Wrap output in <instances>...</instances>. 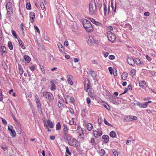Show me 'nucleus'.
<instances>
[{
  "instance_id": "nucleus-1",
  "label": "nucleus",
  "mask_w": 156,
  "mask_h": 156,
  "mask_svg": "<svg viewBox=\"0 0 156 156\" xmlns=\"http://www.w3.org/2000/svg\"><path fill=\"white\" fill-rule=\"evenodd\" d=\"M82 23L83 27L87 32H90L94 30V27L89 20L84 19L82 20Z\"/></svg>"
},
{
  "instance_id": "nucleus-2",
  "label": "nucleus",
  "mask_w": 156,
  "mask_h": 156,
  "mask_svg": "<svg viewBox=\"0 0 156 156\" xmlns=\"http://www.w3.org/2000/svg\"><path fill=\"white\" fill-rule=\"evenodd\" d=\"M66 138L68 141V143L69 145L76 147L78 146L77 145L78 141L75 138H72L69 134H67L66 135Z\"/></svg>"
},
{
  "instance_id": "nucleus-3",
  "label": "nucleus",
  "mask_w": 156,
  "mask_h": 156,
  "mask_svg": "<svg viewBox=\"0 0 156 156\" xmlns=\"http://www.w3.org/2000/svg\"><path fill=\"white\" fill-rule=\"evenodd\" d=\"M89 12L90 15H93L96 12V6L94 2H91L89 5Z\"/></svg>"
},
{
  "instance_id": "nucleus-4",
  "label": "nucleus",
  "mask_w": 156,
  "mask_h": 156,
  "mask_svg": "<svg viewBox=\"0 0 156 156\" xmlns=\"http://www.w3.org/2000/svg\"><path fill=\"white\" fill-rule=\"evenodd\" d=\"M43 96L46 99L49 101H53L54 97L52 94L49 92H44L43 93Z\"/></svg>"
},
{
  "instance_id": "nucleus-5",
  "label": "nucleus",
  "mask_w": 156,
  "mask_h": 156,
  "mask_svg": "<svg viewBox=\"0 0 156 156\" xmlns=\"http://www.w3.org/2000/svg\"><path fill=\"white\" fill-rule=\"evenodd\" d=\"M107 37L109 41L112 42H113L116 39L115 34L110 31H108L107 33Z\"/></svg>"
},
{
  "instance_id": "nucleus-6",
  "label": "nucleus",
  "mask_w": 156,
  "mask_h": 156,
  "mask_svg": "<svg viewBox=\"0 0 156 156\" xmlns=\"http://www.w3.org/2000/svg\"><path fill=\"white\" fill-rule=\"evenodd\" d=\"M6 9L7 10V14L10 15L12 11V4L11 2H8L6 5Z\"/></svg>"
},
{
  "instance_id": "nucleus-7",
  "label": "nucleus",
  "mask_w": 156,
  "mask_h": 156,
  "mask_svg": "<svg viewBox=\"0 0 156 156\" xmlns=\"http://www.w3.org/2000/svg\"><path fill=\"white\" fill-rule=\"evenodd\" d=\"M57 80L54 79L51 80L50 81V84L51 85L50 89L52 91H54L56 89V86H55Z\"/></svg>"
},
{
  "instance_id": "nucleus-8",
  "label": "nucleus",
  "mask_w": 156,
  "mask_h": 156,
  "mask_svg": "<svg viewBox=\"0 0 156 156\" xmlns=\"http://www.w3.org/2000/svg\"><path fill=\"white\" fill-rule=\"evenodd\" d=\"M84 89L87 92H90L91 91V87L89 83L86 84L85 82Z\"/></svg>"
},
{
  "instance_id": "nucleus-9",
  "label": "nucleus",
  "mask_w": 156,
  "mask_h": 156,
  "mask_svg": "<svg viewBox=\"0 0 156 156\" xmlns=\"http://www.w3.org/2000/svg\"><path fill=\"white\" fill-rule=\"evenodd\" d=\"M127 61L129 64L130 65L134 66L135 64L134 59L131 58H128L127 59Z\"/></svg>"
},
{
  "instance_id": "nucleus-10",
  "label": "nucleus",
  "mask_w": 156,
  "mask_h": 156,
  "mask_svg": "<svg viewBox=\"0 0 156 156\" xmlns=\"http://www.w3.org/2000/svg\"><path fill=\"white\" fill-rule=\"evenodd\" d=\"M44 126L46 127L49 126L51 128H52L53 127V124L52 122L48 119L47 121V123L44 124Z\"/></svg>"
},
{
  "instance_id": "nucleus-11",
  "label": "nucleus",
  "mask_w": 156,
  "mask_h": 156,
  "mask_svg": "<svg viewBox=\"0 0 156 156\" xmlns=\"http://www.w3.org/2000/svg\"><path fill=\"white\" fill-rule=\"evenodd\" d=\"M35 14L33 12H30V21L31 23L34 22L35 18Z\"/></svg>"
},
{
  "instance_id": "nucleus-12",
  "label": "nucleus",
  "mask_w": 156,
  "mask_h": 156,
  "mask_svg": "<svg viewBox=\"0 0 156 156\" xmlns=\"http://www.w3.org/2000/svg\"><path fill=\"white\" fill-rule=\"evenodd\" d=\"M102 134L101 131H97L96 130H94V135L95 137H97L98 136H101Z\"/></svg>"
},
{
  "instance_id": "nucleus-13",
  "label": "nucleus",
  "mask_w": 156,
  "mask_h": 156,
  "mask_svg": "<svg viewBox=\"0 0 156 156\" xmlns=\"http://www.w3.org/2000/svg\"><path fill=\"white\" fill-rule=\"evenodd\" d=\"M110 73L112 75L113 74L115 76L117 75V71L116 69H108Z\"/></svg>"
},
{
  "instance_id": "nucleus-14",
  "label": "nucleus",
  "mask_w": 156,
  "mask_h": 156,
  "mask_svg": "<svg viewBox=\"0 0 156 156\" xmlns=\"http://www.w3.org/2000/svg\"><path fill=\"white\" fill-rule=\"evenodd\" d=\"M140 86L142 88H144L146 87V83L144 80L140 81L139 82Z\"/></svg>"
},
{
  "instance_id": "nucleus-15",
  "label": "nucleus",
  "mask_w": 156,
  "mask_h": 156,
  "mask_svg": "<svg viewBox=\"0 0 156 156\" xmlns=\"http://www.w3.org/2000/svg\"><path fill=\"white\" fill-rule=\"evenodd\" d=\"M82 133H80L79 136L78 137V139L79 140L80 142H82L83 140L84 134H83V132L82 131Z\"/></svg>"
},
{
  "instance_id": "nucleus-16",
  "label": "nucleus",
  "mask_w": 156,
  "mask_h": 156,
  "mask_svg": "<svg viewBox=\"0 0 156 156\" xmlns=\"http://www.w3.org/2000/svg\"><path fill=\"white\" fill-rule=\"evenodd\" d=\"M71 76L70 75H67V82L69 84H70V85H73V83L71 78Z\"/></svg>"
},
{
  "instance_id": "nucleus-17",
  "label": "nucleus",
  "mask_w": 156,
  "mask_h": 156,
  "mask_svg": "<svg viewBox=\"0 0 156 156\" xmlns=\"http://www.w3.org/2000/svg\"><path fill=\"white\" fill-rule=\"evenodd\" d=\"M57 45L60 51L61 52H64V49L62 45L60 43H58L57 44Z\"/></svg>"
},
{
  "instance_id": "nucleus-18",
  "label": "nucleus",
  "mask_w": 156,
  "mask_h": 156,
  "mask_svg": "<svg viewBox=\"0 0 156 156\" xmlns=\"http://www.w3.org/2000/svg\"><path fill=\"white\" fill-rule=\"evenodd\" d=\"M132 116L130 115L125 116L124 120L127 122H129L132 121Z\"/></svg>"
},
{
  "instance_id": "nucleus-19",
  "label": "nucleus",
  "mask_w": 156,
  "mask_h": 156,
  "mask_svg": "<svg viewBox=\"0 0 156 156\" xmlns=\"http://www.w3.org/2000/svg\"><path fill=\"white\" fill-rule=\"evenodd\" d=\"M102 138L104 140V142L105 143H108L109 140V137L107 135H103Z\"/></svg>"
},
{
  "instance_id": "nucleus-20",
  "label": "nucleus",
  "mask_w": 156,
  "mask_h": 156,
  "mask_svg": "<svg viewBox=\"0 0 156 156\" xmlns=\"http://www.w3.org/2000/svg\"><path fill=\"white\" fill-rule=\"evenodd\" d=\"M63 126L64 127V128L63 129V132H64V134L65 135H66V134H67V133L68 132V131L69 129L67 127V126L66 125L64 124L63 125Z\"/></svg>"
},
{
  "instance_id": "nucleus-21",
  "label": "nucleus",
  "mask_w": 156,
  "mask_h": 156,
  "mask_svg": "<svg viewBox=\"0 0 156 156\" xmlns=\"http://www.w3.org/2000/svg\"><path fill=\"white\" fill-rule=\"evenodd\" d=\"M102 105L104 107L106 108L108 110H109L110 109V108L109 105L107 104L105 102H102Z\"/></svg>"
},
{
  "instance_id": "nucleus-22",
  "label": "nucleus",
  "mask_w": 156,
  "mask_h": 156,
  "mask_svg": "<svg viewBox=\"0 0 156 156\" xmlns=\"http://www.w3.org/2000/svg\"><path fill=\"white\" fill-rule=\"evenodd\" d=\"M90 74L94 78H95L97 75V73L92 71V70H90Z\"/></svg>"
},
{
  "instance_id": "nucleus-23",
  "label": "nucleus",
  "mask_w": 156,
  "mask_h": 156,
  "mask_svg": "<svg viewBox=\"0 0 156 156\" xmlns=\"http://www.w3.org/2000/svg\"><path fill=\"white\" fill-rule=\"evenodd\" d=\"M6 51V48L3 46H1L0 47V51L2 53V55H3V54Z\"/></svg>"
},
{
  "instance_id": "nucleus-24",
  "label": "nucleus",
  "mask_w": 156,
  "mask_h": 156,
  "mask_svg": "<svg viewBox=\"0 0 156 156\" xmlns=\"http://www.w3.org/2000/svg\"><path fill=\"white\" fill-rule=\"evenodd\" d=\"M38 111L40 114L42 113V108L40 103L36 104Z\"/></svg>"
},
{
  "instance_id": "nucleus-25",
  "label": "nucleus",
  "mask_w": 156,
  "mask_h": 156,
  "mask_svg": "<svg viewBox=\"0 0 156 156\" xmlns=\"http://www.w3.org/2000/svg\"><path fill=\"white\" fill-rule=\"evenodd\" d=\"M127 73L125 72H124L122 74V75L121 76V78L122 80H125L127 78Z\"/></svg>"
},
{
  "instance_id": "nucleus-26",
  "label": "nucleus",
  "mask_w": 156,
  "mask_h": 156,
  "mask_svg": "<svg viewBox=\"0 0 156 156\" xmlns=\"http://www.w3.org/2000/svg\"><path fill=\"white\" fill-rule=\"evenodd\" d=\"M24 58L25 61L29 63L31 60L30 58L28 55H24Z\"/></svg>"
},
{
  "instance_id": "nucleus-27",
  "label": "nucleus",
  "mask_w": 156,
  "mask_h": 156,
  "mask_svg": "<svg viewBox=\"0 0 156 156\" xmlns=\"http://www.w3.org/2000/svg\"><path fill=\"white\" fill-rule=\"evenodd\" d=\"M138 105L140 108H146L147 106V104L145 102L143 104H141L139 102L138 103Z\"/></svg>"
},
{
  "instance_id": "nucleus-28",
  "label": "nucleus",
  "mask_w": 156,
  "mask_h": 156,
  "mask_svg": "<svg viewBox=\"0 0 156 156\" xmlns=\"http://www.w3.org/2000/svg\"><path fill=\"white\" fill-rule=\"evenodd\" d=\"M87 129L89 131H91L93 128L92 125L90 123H88L87 125Z\"/></svg>"
},
{
  "instance_id": "nucleus-29",
  "label": "nucleus",
  "mask_w": 156,
  "mask_h": 156,
  "mask_svg": "<svg viewBox=\"0 0 156 156\" xmlns=\"http://www.w3.org/2000/svg\"><path fill=\"white\" fill-rule=\"evenodd\" d=\"M18 127L17 128V132L18 133V134H20L22 132V129L21 128V125L20 124V125H17Z\"/></svg>"
},
{
  "instance_id": "nucleus-30",
  "label": "nucleus",
  "mask_w": 156,
  "mask_h": 156,
  "mask_svg": "<svg viewBox=\"0 0 156 156\" xmlns=\"http://www.w3.org/2000/svg\"><path fill=\"white\" fill-rule=\"evenodd\" d=\"M109 135L110 136L113 138H114L116 136V134L114 131H112L110 132Z\"/></svg>"
},
{
  "instance_id": "nucleus-31",
  "label": "nucleus",
  "mask_w": 156,
  "mask_h": 156,
  "mask_svg": "<svg viewBox=\"0 0 156 156\" xmlns=\"http://www.w3.org/2000/svg\"><path fill=\"white\" fill-rule=\"evenodd\" d=\"M105 152L104 149H102L99 151V155L101 156H103L105 154Z\"/></svg>"
},
{
  "instance_id": "nucleus-32",
  "label": "nucleus",
  "mask_w": 156,
  "mask_h": 156,
  "mask_svg": "<svg viewBox=\"0 0 156 156\" xmlns=\"http://www.w3.org/2000/svg\"><path fill=\"white\" fill-rule=\"evenodd\" d=\"M93 39L92 37H89V39H88L87 41L88 44H90V45H92L93 42L92 40Z\"/></svg>"
},
{
  "instance_id": "nucleus-33",
  "label": "nucleus",
  "mask_w": 156,
  "mask_h": 156,
  "mask_svg": "<svg viewBox=\"0 0 156 156\" xmlns=\"http://www.w3.org/2000/svg\"><path fill=\"white\" fill-rule=\"evenodd\" d=\"M111 7H112V14H114L116 12V7L115 5V7H114L113 6V3H111Z\"/></svg>"
},
{
  "instance_id": "nucleus-34",
  "label": "nucleus",
  "mask_w": 156,
  "mask_h": 156,
  "mask_svg": "<svg viewBox=\"0 0 156 156\" xmlns=\"http://www.w3.org/2000/svg\"><path fill=\"white\" fill-rule=\"evenodd\" d=\"M8 46L10 50H12L13 49V47L12 46V44L11 41H9L8 42Z\"/></svg>"
},
{
  "instance_id": "nucleus-35",
  "label": "nucleus",
  "mask_w": 156,
  "mask_h": 156,
  "mask_svg": "<svg viewBox=\"0 0 156 156\" xmlns=\"http://www.w3.org/2000/svg\"><path fill=\"white\" fill-rule=\"evenodd\" d=\"M56 130H59L61 128V126L60 125V122H58L56 125Z\"/></svg>"
},
{
  "instance_id": "nucleus-36",
  "label": "nucleus",
  "mask_w": 156,
  "mask_h": 156,
  "mask_svg": "<svg viewBox=\"0 0 156 156\" xmlns=\"http://www.w3.org/2000/svg\"><path fill=\"white\" fill-rule=\"evenodd\" d=\"M12 118L14 119V120L15 121V122L17 123V125H20V122L18 121V120L15 118V116L13 115V114L12 115Z\"/></svg>"
},
{
  "instance_id": "nucleus-37",
  "label": "nucleus",
  "mask_w": 156,
  "mask_h": 156,
  "mask_svg": "<svg viewBox=\"0 0 156 156\" xmlns=\"http://www.w3.org/2000/svg\"><path fill=\"white\" fill-rule=\"evenodd\" d=\"M134 60L135 62V64L136 65L140 64L141 63V61L138 58H136V59H134Z\"/></svg>"
},
{
  "instance_id": "nucleus-38",
  "label": "nucleus",
  "mask_w": 156,
  "mask_h": 156,
  "mask_svg": "<svg viewBox=\"0 0 156 156\" xmlns=\"http://www.w3.org/2000/svg\"><path fill=\"white\" fill-rule=\"evenodd\" d=\"M58 106L59 108H62L64 107V105L63 104H62V102L61 101H59L58 102Z\"/></svg>"
},
{
  "instance_id": "nucleus-39",
  "label": "nucleus",
  "mask_w": 156,
  "mask_h": 156,
  "mask_svg": "<svg viewBox=\"0 0 156 156\" xmlns=\"http://www.w3.org/2000/svg\"><path fill=\"white\" fill-rule=\"evenodd\" d=\"M26 8L28 10H30L31 9V6L30 3H27L26 5Z\"/></svg>"
},
{
  "instance_id": "nucleus-40",
  "label": "nucleus",
  "mask_w": 156,
  "mask_h": 156,
  "mask_svg": "<svg viewBox=\"0 0 156 156\" xmlns=\"http://www.w3.org/2000/svg\"><path fill=\"white\" fill-rule=\"evenodd\" d=\"M136 71L135 69H133L130 72V75L131 76L134 75L136 73Z\"/></svg>"
},
{
  "instance_id": "nucleus-41",
  "label": "nucleus",
  "mask_w": 156,
  "mask_h": 156,
  "mask_svg": "<svg viewBox=\"0 0 156 156\" xmlns=\"http://www.w3.org/2000/svg\"><path fill=\"white\" fill-rule=\"evenodd\" d=\"M90 143L92 144V145H94L95 144V140L94 138H91Z\"/></svg>"
},
{
  "instance_id": "nucleus-42",
  "label": "nucleus",
  "mask_w": 156,
  "mask_h": 156,
  "mask_svg": "<svg viewBox=\"0 0 156 156\" xmlns=\"http://www.w3.org/2000/svg\"><path fill=\"white\" fill-rule=\"evenodd\" d=\"M11 134L12 136L14 137L16 136V133L15 131L13 130L11 131Z\"/></svg>"
},
{
  "instance_id": "nucleus-43",
  "label": "nucleus",
  "mask_w": 156,
  "mask_h": 156,
  "mask_svg": "<svg viewBox=\"0 0 156 156\" xmlns=\"http://www.w3.org/2000/svg\"><path fill=\"white\" fill-rule=\"evenodd\" d=\"M12 34L13 36L15 38H17V36L15 32V31L14 30L12 31Z\"/></svg>"
},
{
  "instance_id": "nucleus-44",
  "label": "nucleus",
  "mask_w": 156,
  "mask_h": 156,
  "mask_svg": "<svg viewBox=\"0 0 156 156\" xmlns=\"http://www.w3.org/2000/svg\"><path fill=\"white\" fill-rule=\"evenodd\" d=\"M104 15H106V12H107V7L106 5L105 4H104Z\"/></svg>"
},
{
  "instance_id": "nucleus-45",
  "label": "nucleus",
  "mask_w": 156,
  "mask_h": 156,
  "mask_svg": "<svg viewBox=\"0 0 156 156\" xmlns=\"http://www.w3.org/2000/svg\"><path fill=\"white\" fill-rule=\"evenodd\" d=\"M41 8L42 10H44L45 8L44 5L42 2H41L40 3Z\"/></svg>"
},
{
  "instance_id": "nucleus-46",
  "label": "nucleus",
  "mask_w": 156,
  "mask_h": 156,
  "mask_svg": "<svg viewBox=\"0 0 156 156\" xmlns=\"http://www.w3.org/2000/svg\"><path fill=\"white\" fill-rule=\"evenodd\" d=\"M104 121L105 124L106 125H107L108 126H112V125L109 123L105 119H104Z\"/></svg>"
},
{
  "instance_id": "nucleus-47",
  "label": "nucleus",
  "mask_w": 156,
  "mask_h": 156,
  "mask_svg": "<svg viewBox=\"0 0 156 156\" xmlns=\"http://www.w3.org/2000/svg\"><path fill=\"white\" fill-rule=\"evenodd\" d=\"M19 44L22 48L23 49H24L25 48V47L24 46L23 43V41H21L20 42Z\"/></svg>"
},
{
  "instance_id": "nucleus-48",
  "label": "nucleus",
  "mask_w": 156,
  "mask_h": 156,
  "mask_svg": "<svg viewBox=\"0 0 156 156\" xmlns=\"http://www.w3.org/2000/svg\"><path fill=\"white\" fill-rule=\"evenodd\" d=\"M66 153L69 155H71V153L69 151L68 147H66Z\"/></svg>"
},
{
  "instance_id": "nucleus-49",
  "label": "nucleus",
  "mask_w": 156,
  "mask_h": 156,
  "mask_svg": "<svg viewBox=\"0 0 156 156\" xmlns=\"http://www.w3.org/2000/svg\"><path fill=\"white\" fill-rule=\"evenodd\" d=\"M70 102L72 103H73L74 102V99L73 97H70L69 98Z\"/></svg>"
},
{
  "instance_id": "nucleus-50",
  "label": "nucleus",
  "mask_w": 156,
  "mask_h": 156,
  "mask_svg": "<svg viewBox=\"0 0 156 156\" xmlns=\"http://www.w3.org/2000/svg\"><path fill=\"white\" fill-rule=\"evenodd\" d=\"M94 24H95L97 26H99L101 27L102 26V24L101 23L97 21H96V22Z\"/></svg>"
},
{
  "instance_id": "nucleus-51",
  "label": "nucleus",
  "mask_w": 156,
  "mask_h": 156,
  "mask_svg": "<svg viewBox=\"0 0 156 156\" xmlns=\"http://www.w3.org/2000/svg\"><path fill=\"white\" fill-rule=\"evenodd\" d=\"M103 53L104 54V57L105 58L107 57L108 55V52H105L104 51H103Z\"/></svg>"
},
{
  "instance_id": "nucleus-52",
  "label": "nucleus",
  "mask_w": 156,
  "mask_h": 156,
  "mask_svg": "<svg viewBox=\"0 0 156 156\" xmlns=\"http://www.w3.org/2000/svg\"><path fill=\"white\" fill-rule=\"evenodd\" d=\"M34 29L36 30V31L38 33H40V31L38 28V27L36 26H34Z\"/></svg>"
},
{
  "instance_id": "nucleus-53",
  "label": "nucleus",
  "mask_w": 156,
  "mask_h": 156,
  "mask_svg": "<svg viewBox=\"0 0 156 156\" xmlns=\"http://www.w3.org/2000/svg\"><path fill=\"white\" fill-rule=\"evenodd\" d=\"M87 103L89 104L91 102V100L90 98H87Z\"/></svg>"
},
{
  "instance_id": "nucleus-54",
  "label": "nucleus",
  "mask_w": 156,
  "mask_h": 156,
  "mask_svg": "<svg viewBox=\"0 0 156 156\" xmlns=\"http://www.w3.org/2000/svg\"><path fill=\"white\" fill-rule=\"evenodd\" d=\"M109 58L110 59L112 60L115 58V56L114 55H110L108 56Z\"/></svg>"
},
{
  "instance_id": "nucleus-55",
  "label": "nucleus",
  "mask_w": 156,
  "mask_h": 156,
  "mask_svg": "<svg viewBox=\"0 0 156 156\" xmlns=\"http://www.w3.org/2000/svg\"><path fill=\"white\" fill-rule=\"evenodd\" d=\"M69 112H70V113L71 114H74V112L73 109L72 108H69Z\"/></svg>"
},
{
  "instance_id": "nucleus-56",
  "label": "nucleus",
  "mask_w": 156,
  "mask_h": 156,
  "mask_svg": "<svg viewBox=\"0 0 156 156\" xmlns=\"http://www.w3.org/2000/svg\"><path fill=\"white\" fill-rule=\"evenodd\" d=\"M8 129L10 131H12V130H13V127L11 126H8Z\"/></svg>"
},
{
  "instance_id": "nucleus-57",
  "label": "nucleus",
  "mask_w": 156,
  "mask_h": 156,
  "mask_svg": "<svg viewBox=\"0 0 156 156\" xmlns=\"http://www.w3.org/2000/svg\"><path fill=\"white\" fill-rule=\"evenodd\" d=\"M144 16H148L150 15V13L148 12H146L144 13Z\"/></svg>"
},
{
  "instance_id": "nucleus-58",
  "label": "nucleus",
  "mask_w": 156,
  "mask_h": 156,
  "mask_svg": "<svg viewBox=\"0 0 156 156\" xmlns=\"http://www.w3.org/2000/svg\"><path fill=\"white\" fill-rule=\"evenodd\" d=\"M98 123L100 125H101V118H99L98 119Z\"/></svg>"
},
{
  "instance_id": "nucleus-59",
  "label": "nucleus",
  "mask_w": 156,
  "mask_h": 156,
  "mask_svg": "<svg viewBox=\"0 0 156 156\" xmlns=\"http://www.w3.org/2000/svg\"><path fill=\"white\" fill-rule=\"evenodd\" d=\"M113 156H118V153L116 151H115L113 153Z\"/></svg>"
},
{
  "instance_id": "nucleus-60",
  "label": "nucleus",
  "mask_w": 156,
  "mask_h": 156,
  "mask_svg": "<svg viewBox=\"0 0 156 156\" xmlns=\"http://www.w3.org/2000/svg\"><path fill=\"white\" fill-rule=\"evenodd\" d=\"M146 58L147 60H148L149 61H151V58L147 55L146 56Z\"/></svg>"
},
{
  "instance_id": "nucleus-61",
  "label": "nucleus",
  "mask_w": 156,
  "mask_h": 156,
  "mask_svg": "<svg viewBox=\"0 0 156 156\" xmlns=\"http://www.w3.org/2000/svg\"><path fill=\"white\" fill-rule=\"evenodd\" d=\"M74 119V118H73L72 119V120H73L72 121H70L69 122V124L70 125H73L74 124V122L73 121V119Z\"/></svg>"
},
{
  "instance_id": "nucleus-62",
  "label": "nucleus",
  "mask_w": 156,
  "mask_h": 156,
  "mask_svg": "<svg viewBox=\"0 0 156 156\" xmlns=\"http://www.w3.org/2000/svg\"><path fill=\"white\" fill-rule=\"evenodd\" d=\"M90 20L94 24H95V23L96 22L95 20L93 18H90Z\"/></svg>"
},
{
  "instance_id": "nucleus-63",
  "label": "nucleus",
  "mask_w": 156,
  "mask_h": 156,
  "mask_svg": "<svg viewBox=\"0 0 156 156\" xmlns=\"http://www.w3.org/2000/svg\"><path fill=\"white\" fill-rule=\"evenodd\" d=\"M68 44H69L68 42L67 41H65L64 44V45L66 46H67L68 45Z\"/></svg>"
},
{
  "instance_id": "nucleus-64",
  "label": "nucleus",
  "mask_w": 156,
  "mask_h": 156,
  "mask_svg": "<svg viewBox=\"0 0 156 156\" xmlns=\"http://www.w3.org/2000/svg\"><path fill=\"white\" fill-rule=\"evenodd\" d=\"M2 123L5 124H7V122L6 120L4 119H2Z\"/></svg>"
}]
</instances>
